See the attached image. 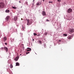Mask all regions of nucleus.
<instances>
[{
    "label": "nucleus",
    "mask_w": 74,
    "mask_h": 74,
    "mask_svg": "<svg viewBox=\"0 0 74 74\" xmlns=\"http://www.w3.org/2000/svg\"><path fill=\"white\" fill-rule=\"evenodd\" d=\"M3 48H4L3 47H2L1 48V49L2 51H3Z\"/></svg>",
    "instance_id": "obj_30"
},
{
    "label": "nucleus",
    "mask_w": 74,
    "mask_h": 74,
    "mask_svg": "<svg viewBox=\"0 0 74 74\" xmlns=\"http://www.w3.org/2000/svg\"><path fill=\"white\" fill-rule=\"evenodd\" d=\"M12 8L13 9H16V8L15 7H12Z\"/></svg>",
    "instance_id": "obj_21"
},
{
    "label": "nucleus",
    "mask_w": 74,
    "mask_h": 74,
    "mask_svg": "<svg viewBox=\"0 0 74 74\" xmlns=\"http://www.w3.org/2000/svg\"><path fill=\"white\" fill-rule=\"evenodd\" d=\"M4 48L5 51H6V52H8V48L5 47H4Z\"/></svg>",
    "instance_id": "obj_8"
},
{
    "label": "nucleus",
    "mask_w": 74,
    "mask_h": 74,
    "mask_svg": "<svg viewBox=\"0 0 74 74\" xmlns=\"http://www.w3.org/2000/svg\"><path fill=\"white\" fill-rule=\"evenodd\" d=\"M44 32V30L42 29V33Z\"/></svg>",
    "instance_id": "obj_27"
},
{
    "label": "nucleus",
    "mask_w": 74,
    "mask_h": 74,
    "mask_svg": "<svg viewBox=\"0 0 74 74\" xmlns=\"http://www.w3.org/2000/svg\"><path fill=\"white\" fill-rule=\"evenodd\" d=\"M5 45H7V43H5Z\"/></svg>",
    "instance_id": "obj_34"
},
{
    "label": "nucleus",
    "mask_w": 74,
    "mask_h": 74,
    "mask_svg": "<svg viewBox=\"0 0 74 74\" xmlns=\"http://www.w3.org/2000/svg\"><path fill=\"white\" fill-rule=\"evenodd\" d=\"M10 40H11L13 42V41H14V38H10Z\"/></svg>",
    "instance_id": "obj_14"
},
{
    "label": "nucleus",
    "mask_w": 74,
    "mask_h": 74,
    "mask_svg": "<svg viewBox=\"0 0 74 74\" xmlns=\"http://www.w3.org/2000/svg\"><path fill=\"white\" fill-rule=\"evenodd\" d=\"M15 64H16V66H19V63H18V62H16V63H15Z\"/></svg>",
    "instance_id": "obj_15"
},
{
    "label": "nucleus",
    "mask_w": 74,
    "mask_h": 74,
    "mask_svg": "<svg viewBox=\"0 0 74 74\" xmlns=\"http://www.w3.org/2000/svg\"><path fill=\"white\" fill-rule=\"evenodd\" d=\"M31 50V48L28 47L27 48V51H30Z\"/></svg>",
    "instance_id": "obj_10"
},
{
    "label": "nucleus",
    "mask_w": 74,
    "mask_h": 74,
    "mask_svg": "<svg viewBox=\"0 0 74 74\" xmlns=\"http://www.w3.org/2000/svg\"><path fill=\"white\" fill-rule=\"evenodd\" d=\"M28 53H29V52L26 53V54H28Z\"/></svg>",
    "instance_id": "obj_35"
},
{
    "label": "nucleus",
    "mask_w": 74,
    "mask_h": 74,
    "mask_svg": "<svg viewBox=\"0 0 74 74\" xmlns=\"http://www.w3.org/2000/svg\"><path fill=\"white\" fill-rule=\"evenodd\" d=\"M19 3H21V1H19Z\"/></svg>",
    "instance_id": "obj_39"
},
{
    "label": "nucleus",
    "mask_w": 74,
    "mask_h": 74,
    "mask_svg": "<svg viewBox=\"0 0 74 74\" xmlns=\"http://www.w3.org/2000/svg\"><path fill=\"white\" fill-rule=\"evenodd\" d=\"M25 3L26 4H27V5H28V3H27V2H26Z\"/></svg>",
    "instance_id": "obj_28"
},
{
    "label": "nucleus",
    "mask_w": 74,
    "mask_h": 74,
    "mask_svg": "<svg viewBox=\"0 0 74 74\" xmlns=\"http://www.w3.org/2000/svg\"><path fill=\"white\" fill-rule=\"evenodd\" d=\"M45 35H47V33L46 32L45 33Z\"/></svg>",
    "instance_id": "obj_33"
},
{
    "label": "nucleus",
    "mask_w": 74,
    "mask_h": 74,
    "mask_svg": "<svg viewBox=\"0 0 74 74\" xmlns=\"http://www.w3.org/2000/svg\"><path fill=\"white\" fill-rule=\"evenodd\" d=\"M22 29H23V30H24V29H25V27H23V26H22Z\"/></svg>",
    "instance_id": "obj_20"
},
{
    "label": "nucleus",
    "mask_w": 74,
    "mask_h": 74,
    "mask_svg": "<svg viewBox=\"0 0 74 74\" xmlns=\"http://www.w3.org/2000/svg\"><path fill=\"white\" fill-rule=\"evenodd\" d=\"M32 22H33V20L32 19H31L30 20L28 19L27 21V25H31L32 23Z\"/></svg>",
    "instance_id": "obj_1"
},
{
    "label": "nucleus",
    "mask_w": 74,
    "mask_h": 74,
    "mask_svg": "<svg viewBox=\"0 0 74 74\" xmlns=\"http://www.w3.org/2000/svg\"><path fill=\"white\" fill-rule=\"evenodd\" d=\"M40 34H38V35H37V36H40Z\"/></svg>",
    "instance_id": "obj_29"
},
{
    "label": "nucleus",
    "mask_w": 74,
    "mask_h": 74,
    "mask_svg": "<svg viewBox=\"0 0 74 74\" xmlns=\"http://www.w3.org/2000/svg\"><path fill=\"white\" fill-rule=\"evenodd\" d=\"M34 39H32V41H34Z\"/></svg>",
    "instance_id": "obj_36"
},
{
    "label": "nucleus",
    "mask_w": 74,
    "mask_h": 74,
    "mask_svg": "<svg viewBox=\"0 0 74 74\" xmlns=\"http://www.w3.org/2000/svg\"><path fill=\"white\" fill-rule=\"evenodd\" d=\"M1 37V36H0V38Z\"/></svg>",
    "instance_id": "obj_40"
},
{
    "label": "nucleus",
    "mask_w": 74,
    "mask_h": 74,
    "mask_svg": "<svg viewBox=\"0 0 74 74\" xmlns=\"http://www.w3.org/2000/svg\"><path fill=\"white\" fill-rule=\"evenodd\" d=\"M10 16H8L6 17V23H7V24H8V23H9V22H8V21H9V20H10Z\"/></svg>",
    "instance_id": "obj_2"
},
{
    "label": "nucleus",
    "mask_w": 74,
    "mask_h": 74,
    "mask_svg": "<svg viewBox=\"0 0 74 74\" xmlns=\"http://www.w3.org/2000/svg\"><path fill=\"white\" fill-rule=\"evenodd\" d=\"M32 8H33V7H34V3H32Z\"/></svg>",
    "instance_id": "obj_18"
},
{
    "label": "nucleus",
    "mask_w": 74,
    "mask_h": 74,
    "mask_svg": "<svg viewBox=\"0 0 74 74\" xmlns=\"http://www.w3.org/2000/svg\"><path fill=\"white\" fill-rule=\"evenodd\" d=\"M63 36H65V37H66V36H67V35L66 34H63Z\"/></svg>",
    "instance_id": "obj_16"
},
{
    "label": "nucleus",
    "mask_w": 74,
    "mask_h": 74,
    "mask_svg": "<svg viewBox=\"0 0 74 74\" xmlns=\"http://www.w3.org/2000/svg\"><path fill=\"white\" fill-rule=\"evenodd\" d=\"M18 57H16L15 58H14V60L15 61H17L18 60Z\"/></svg>",
    "instance_id": "obj_11"
},
{
    "label": "nucleus",
    "mask_w": 74,
    "mask_h": 74,
    "mask_svg": "<svg viewBox=\"0 0 74 74\" xmlns=\"http://www.w3.org/2000/svg\"><path fill=\"white\" fill-rule=\"evenodd\" d=\"M0 7L1 8H3V7H4V3L3 2L0 3Z\"/></svg>",
    "instance_id": "obj_3"
},
{
    "label": "nucleus",
    "mask_w": 74,
    "mask_h": 74,
    "mask_svg": "<svg viewBox=\"0 0 74 74\" xmlns=\"http://www.w3.org/2000/svg\"><path fill=\"white\" fill-rule=\"evenodd\" d=\"M69 32L71 33H73L74 32V29L73 28L70 29Z\"/></svg>",
    "instance_id": "obj_4"
},
{
    "label": "nucleus",
    "mask_w": 74,
    "mask_h": 74,
    "mask_svg": "<svg viewBox=\"0 0 74 74\" xmlns=\"http://www.w3.org/2000/svg\"><path fill=\"white\" fill-rule=\"evenodd\" d=\"M67 38L68 39H71V36H69L67 37Z\"/></svg>",
    "instance_id": "obj_12"
},
{
    "label": "nucleus",
    "mask_w": 74,
    "mask_h": 74,
    "mask_svg": "<svg viewBox=\"0 0 74 74\" xmlns=\"http://www.w3.org/2000/svg\"><path fill=\"white\" fill-rule=\"evenodd\" d=\"M34 0H33V2H34Z\"/></svg>",
    "instance_id": "obj_37"
},
{
    "label": "nucleus",
    "mask_w": 74,
    "mask_h": 74,
    "mask_svg": "<svg viewBox=\"0 0 74 74\" xmlns=\"http://www.w3.org/2000/svg\"><path fill=\"white\" fill-rule=\"evenodd\" d=\"M13 68L12 65L10 64V68Z\"/></svg>",
    "instance_id": "obj_24"
},
{
    "label": "nucleus",
    "mask_w": 74,
    "mask_h": 74,
    "mask_svg": "<svg viewBox=\"0 0 74 74\" xmlns=\"http://www.w3.org/2000/svg\"><path fill=\"white\" fill-rule=\"evenodd\" d=\"M14 19L15 21H17V19H18V16H14Z\"/></svg>",
    "instance_id": "obj_5"
},
{
    "label": "nucleus",
    "mask_w": 74,
    "mask_h": 74,
    "mask_svg": "<svg viewBox=\"0 0 74 74\" xmlns=\"http://www.w3.org/2000/svg\"><path fill=\"white\" fill-rule=\"evenodd\" d=\"M53 2H52V1H49V3H53Z\"/></svg>",
    "instance_id": "obj_23"
},
{
    "label": "nucleus",
    "mask_w": 74,
    "mask_h": 74,
    "mask_svg": "<svg viewBox=\"0 0 74 74\" xmlns=\"http://www.w3.org/2000/svg\"><path fill=\"white\" fill-rule=\"evenodd\" d=\"M44 46L45 47H46V44L44 43Z\"/></svg>",
    "instance_id": "obj_22"
},
{
    "label": "nucleus",
    "mask_w": 74,
    "mask_h": 74,
    "mask_svg": "<svg viewBox=\"0 0 74 74\" xmlns=\"http://www.w3.org/2000/svg\"><path fill=\"white\" fill-rule=\"evenodd\" d=\"M34 36H37V34L36 33H34Z\"/></svg>",
    "instance_id": "obj_25"
},
{
    "label": "nucleus",
    "mask_w": 74,
    "mask_h": 74,
    "mask_svg": "<svg viewBox=\"0 0 74 74\" xmlns=\"http://www.w3.org/2000/svg\"><path fill=\"white\" fill-rule=\"evenodd\" d=\"M38 42H39V44H41L42 42L41 40H39L38 41Z\"/></svg>",
    "instance_id": "obj_19"
},
{
    "label": "nucleus",
    "mask_w": 74,
    "mask_h": 74,
    "mask_svg": "<svg viewBox=\"0 0 74 74\" xmlns=\"http://www.w3.org/2000/svg\"><path fill=\"white\" fill-rule=\"evenodd\" d=\"M20 55H21V54H20Z\"/></svg>",
    "instance_id": "obj_41"
},
{
    "label": "nucleus",
    "mask_w": 74,
    "mask_h": 74,
    "mask_svg": "<svg viewBox=\"0 0 74 74\" xmlns=\"http://www.w3.org/2000/svg\"><path fill=\"white\" fill-rule=\"evenodd\" d=\"M61 41V40H59L58 41V43H59Z\"/></svg>",
    "instance_id": "obj_26"
},
{
    "label": "nucleus",
    "mask_w": 74,
    "mask_h": 74,
    "mask_svg": "<svg viewBox=\"0 0 74 74\" xmlns=\"http://www.w3.org/2000/svg\"><path fill=\"white\" fill-rule=\"evenodd\" d=\"M46 21L47 22H49V20H48V19H46Z\"/></svg>",
    "instance_id": "obj_32"
},
{
    "label": "nucleus",
    "mask_w": 74,
    "mask_h": 74,
    "mask_svg": "<svg viewBox=\"0 0 74 74\" xmlns=\"http://www.w3.org/2000/svg\"><path fill=\"white\" fill-rule=\"evenodd\" d=\"M6 12L8 13L10 12V10H6L5 11Z\"/></svg>",
    "instance_id": "obj_17"
},
{
    "label": "nucleus",
    "mask_w": 74,
    "mask_h": 74,
    "mask_svg": "<svg viewBox=\"0 0 74 74\" xmlns=\"http://www.w3.org/2000/svg\"><path fill=\"white\" fill-rule=\"evenodd\" d=\"M21 45L23 46V44H22Z\"/></svg>",
    "instance_id": "obj_38"
},
{
    "label": "nucleus",
    "mask_w": 74,
    "mask_h": 74,
    "mask_svg": "<svg viewBox=\"0 0 74 74\" xmlns=\"http://www.w3.org/2000/svg\"><path fill=\"white\" fill-rule=\"evenodd\" d=\"M57 1H58V2H60L61 1V0H57Z\"/></svg>",
    "instance_id": "obj_31"
},
{
    "label": "nucleus",
    "mask_w": 74,
    "mask_h": 74,
    "mask_svg": "<svg viewBox=\"0 0 74 74\" xmlns=\"http://www.w3.org/2000/svg\"><path fill=\"white\" fill-rule=\"evenodd\" d=\"M3 40L4 41H5L7 40V38L6 37H4L3 38Z\"/></svg>",
    "instance_id": "obj_13"
},
{
    "label": "nucleus",
    "mask_w": 74,
    "mask_h": 74,
    "mask_svg": "<svg viewBox=\"0 0 74 74\" xmlns=\"http://www.w3.org/2000/svg\"><path fill=\"white\" fill-rule=\"evenodd\" d=\"M42 14L43 16H46V13H45V11H43L42 12Z\"/></svg>",
    "instance_id": "obj_7"
},
{
    "label": "nucleus",
    "mask_w": 74,
    "mask_h": 74,
    "mask_svg": "<svg viewBox=\"0 0 74 74\" xmlns=\"http://www.w3.org/2000/svg\"><path fill=\"white\" fill-rule=\"evenodd\" d=\"M41 3L40 2H38L36 4V5H37V6L38 5L39 6V5H41Z\"/></svg>",
    "instance_id": "obj_9"
},
{
    "label": "nucleus",
    "mask_w": 74,
    "mask_h": 74,
    "mask_svg": "<svg viewBox=\"0 0 74 74\" xmlns=\"http://www.w3.org/2000/svg\"><path fill=\"white\" fill-rule=\"evenodd\" d=\"M67 12L68 13H70V12H72V9H71V8L69 9L68 10Z\"/></svg>",
    "instance_id": "obj_6"
}]
</instances>
